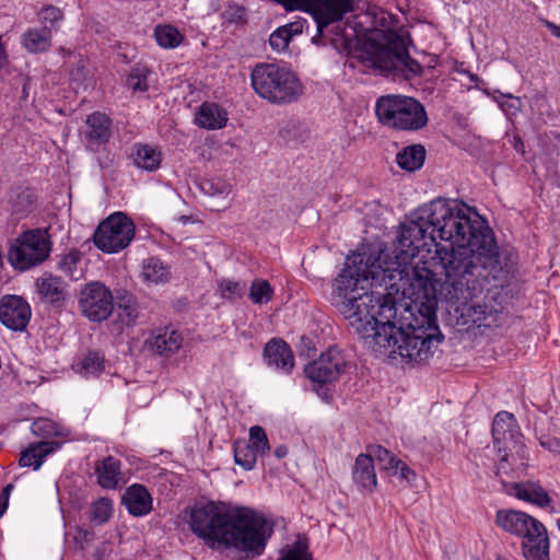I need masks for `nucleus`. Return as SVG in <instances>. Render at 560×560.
Here are the masks:
<instances>
[{
  "mask_svg": "<svg viewBox=\"0 0 560 560\" xmlns=\"http://www.w3.org/2000/svg\"><path fill=\"white\" fill-rule=\"evenodd\" d=\"M397 245L353 253L331 284L332 304L376 355L428 360L443 340L435 311L427 305Z\"/></svg>",
  "mask_w": 560,
  "mask_h": 560,
  "instance_id": "1",
  "label": "nucleus"
},
{
  "mask_svg": "<svg viewBox=\"0 0 560 560\" xmlns=\"http://www.w3.org/2000/svg\"><path fill=\"white\" fill-rule=\"evenodd\" d=\"M396 245L427 305L468 307L474 322L487 318V306L474 300L482 292L480 270H497L500 255L492 230L471 207L442 198L423 205L401 224Z\"/></svg>",
  "mask_w": 560,
  "mask_h": 560,
  "instance_id": "2",
  "label": "nucleus"
},
{
  "mask_svg": "<svg viewBox=\"0 0 560 560\" xmlns=\"http://www.w3.org/2000/svg\"><path fill=\"white\" fill-rule=\"evenodd\" d=\"M396 245L427 305L468 307L474 322L487 318V306L474 300L482 292L480 270H497L500 255L492 230L471 207L442 198L423 205L401 224Z\"/></svg>",
  "mask_w": 560,
  "mask_h": 560,
  "instance_id": "3",
  "label": "nucleus"
},
{
  "mask_svg": "<svg viewBox=\"0 0 560 560\" xmlns=\"http://www.w3.org/2000/svg\"><path fill=\"white\" fill-rule=\"evenodd\" d=\"M190 528L198 537L259 556L272 524L260 513L248 508H231L223 503L196 504L190 512Z\"/></svg>",
  "mask_w": 560,
  "mask_h": 560,
  "instance_id": "4",
  "label": "nucleus"
},
{
  "mask_svg": "<svg viewBox=\"0 0 560 560\" xmlns=\"http://www.w3.org/2000/svg\"><path fill=\"white\" fill-rule=\"evenodd\" d=\"M495 524L522 539V553L526 560H550L548 533L537 518L522 511L499 510Z\"/></svg>",
  "mask_w": 560,
  "mask_h": 560,
  "instance_id": "5",
  "label": "nucleus"
},
{
  "mask_svg": "<svg viewBox=\"0 0 560 560\" xmlns=\"http://www.w3.org/2000/svg\"><path fill=\"white\" fill-rule=\"evenodd\" d=\"M254 91L272 104H290L302 95L303 85L296 74L277 63H258L250 73Z\"/></svg>",
  "mask_w": 560,
  "mask_h": 560,
  "instance_id": "6",
  "label": "nucleus"
},
{
  "mask_svg": "<svg viewBox=\"0 0 560 560\" xmlns=\"http://www.w3.org/2000/svg\"><path fill=\"white\" fill-rule=\"evenodd\" d=\"M375 115L385 127L400 131H418L427 126L424 106L415 97L386 94L375 102Z\"/></svg>",
  "mask_w": 560,
  "mask_h": 560,
  "instance_id": "7",
  "label": "nucleus"
},
{
  "mask_svg": "<svg viewBox=\"0 0 560 560\" xmlns=\"http://www.w3.org/2000/svg\"><path fill=\"white\" fill-rule=\"evenodd\" d=\"M384 44L373 47L371 61L380 70L411 79L422 72L421 65L409 56L406 39L393 31L384 33Z\"/></svg>",
  "mask_w": 560,
  "mask_h": 560,
  "instance_id": "8",
  "label": "nucleus"
},
{
  "mask_svg": "<svg viewBox=\"0 0 560 560\" xmlns=\"http://www.w3.org/2000/svg\"><path fill=\"white\" fill-rule=\"evenodd\" d=\"M51 241L45 230L23 232L8 250V260L20 271L30 270L43 264L50 255Z\"/></svg>",
  "mask_w": 560,
  "mask_h": 560,
  "instance_id": "9",
  "label": "nucleus"
},
{
  "mask_svg": "<svg viewBox=\"0 0 560 560\" xmlns=\"http://www.w3.org/2000/svg\"><path fill=\"white\" fill-rule=\"evenodd\" d=\"M135 233L132 220L124 212H114L98 224L93 234V242L103 253H119L129 246Z\"/></svg>",
  "mask_w": 560,
  "mask_h": 560,
  "instance_id": "10",
  "label": "nucleus"
},
{
  "mask_svg": "<svg viewBox=\"0 0 560 560\" xmlns=\"http://www.w3.org/2000/svg\"><path fill=\"white\" fill-rule=\"evenodd\" d=\"M287 10H302L310 13L317 26L318 35L324 30L342 20V18L355 10L358 0H276Z\"/></svg>",
  "mask_w": 560,
  "mask_h": 560,
  "instance_id": "11",
  "label": "nucleus"
},
{
  "mask_svg": "<svg viewBox=\"0 0 560 560\" xmlns=\"http://www.w3.org/2000/svg\"><path fill=\"white\" fill-rule=\"evenodd\" d=\"M492 436L498 451L504 452L501 460L505 462L514 452L523 456V434L513 413L500 411L492 423Z\"/></svg>",
  "mask_w": 560,
  "mask_h": 560,
  "instance_id": "12",
  "label": "nucleus"
},
{
  "mask_svg": "<svg viewBox=\"0 0 560 560\" xmlns=\"http://www.w3.org/2000/svg\"><path fill=\"white\" fill-rule=\"evenodd\" d=\"M79 307L92 322H103L114 312L112 291L102 282L88 283L80 292Z\"/></svg>",
  "mask_w": 560,
  "mask_h": 560,
  "instance_id": "13",
  "label": "nucleus"
},
{
  "mask_svg": "<svg viewBox=\"0 0 560 560\" xmlns=\"http://www.w3.org/2000/svg\"><path fill=\"white\" fill-rule=\"evenodd\" d=\"M347 362L342 352L331 347L322 353L318 359L308 363L304 372L306 376L315 383H331L343 373Z\"/></svg>",
  "mask_w": 560,
  "mask_h": 560,
  "instance_id": "14",
  "label": "nucleus"
},
{
  "mask_svg": "<svg viewBox=\"0 0 560 560\" xmlns=\"http://www.w3.org/2000/svg\"><path fill=\"white\" fill-rule=\"evenodd\" d=\"M32 316L28 302L20 295H4L0 299V322L13 331L26 329Z\"/></svg>",
  "mask_w": 560,
  "mask_h": 560,
  "instance_id": "15",
  "label": "nucleus"
},
{
  "mask_svg": "<svg viewBox=\"0 0 560 560\" xmlns=\"http://www.w3.org/2000/svg\"><path fill=\"white\" fill-rule=\"evenodd\" d=\"M35 289L39 302L55 308L62 307L70 296L68 282L51 272H44L38 277Z\"/></svg>",
  "mask_w": 560,
  "mask_h": 560,
  "instance_id": "16",
  "label": "nucleus"
},
{
  "mask_svg": "<svg viewBox=\"0 0 560 560\" xmlns=\"http://www.w3.org/2000/svg\"><path fill=\"white\" fill-rule=\"evenodd\" d=\"M84 126L83 141L89 150L97 152L102 145L109 141L113 132V121L106 114L92 113L86 117Z\"/></svg>",
  "mask_w": 560,
  "mask_h": 560,
  "instance_id": "17",
  "label": "nucleus"
},
{
  "mask_svg": "<svg viewBox=\"0 0 560 560\" xmlns=\"http://www.w3.org/2000/svg\"><path fill=\"white\" fill-rule=\"evenodd\" d=\"M264 358L269 368L290 374L294 368V355L290 346L282 339H271L264 348Z\"/></svg>",
  "mask_w": 560,
  "mask_h": 560,
  "instance_id": "18",
  "label": "nucleus"
},
{
  "mask_svg": "<svg viewBox=\"0 0 560 560\" xmlns=\"http://www.w3.org/2000/svg\"><path fill=\"white\" fill-rule=\"evenodd\" d=\"M121 502L128 513L136 517L145 516L153 509L151 493L143 485L139 483L131 485L126 489Z\"/></svg>",
  "mask_w": 560,
  "mask_h": 560,
  "instance_id": "19",
  "label": "nucleus"
},
{
  "mask_svg": "<svg viewBox=\"0 0 560 560\" xmlns=\"http://www.w3.org/2000/svg\"><path fill=\"white\" fill-rule=\"evenodd\" d=\"M184 338L182 334L172 328L159 329L149 340L150 349L163 358H171L182 348Z\"/></svg>",
  "mask_w": 560,
  "mask_h": 560,
  "instance_id": "20",
  "label": "nucleus"
},
{
  "mask_svg": "<svg viewBox=\"0 0 560 560\" xmlns=\"http://www.w3.org/2000/svg\"><path fill=\"white\" fill-rule=\"evenodd\" d=\"M201 191L211 199L210 209L221 211L231 206L229 198L232 192L231 184L220 178L206 179L200 183Z\"/></svg>",
  "mask_w": 560,
  "mask_h": 560,
  "instance_id": "21",
  "label": "nucleus"
},
{
  "mask_svg": "<svg viewBox=\"0 0 560 560\" xmlns=\"http://www.w3.org/2000/svg\"><path fill=\"white\" fill-rule=\"evenodd\" d=\"M353 482L362 490L374 491L377 486L373 456L369 454H360L354 462L352 468Z\"/></svg>",
  "mask_w": 560,
  "mask_h": 560,
  "instance_id": "22",
  "label": "nucleus"
},
{
  "mask_svg": "<svg viewBox=\"0 0 560 560\" xmlns=\"http://www.w3.org/2000/svg\"><path fill=\"white\" fill-rule=\"evenodd\" d=\"M60 445L57 441L32 443L21 453L19 464L22 467H33L34 470H37L43 465L46 456L57 451Z\"/></svg>",
  "mask_w": 560,
  "mask_h": 560,
  "instance_id": "23",
  "label": "nucleus"
},
{
  "mask_svg": "<svg viewBox=\"0 0 560 560\" xmlns=\"http://www.w3.org/2000/svg\"><path fill=\"white\" fill-rule=\"evenodd\" d=\"M97 483L104 489H116L122 481L121 464L113 456H107L95 465Z\"/></svg>",
  "mask_w": 560,
  "mask_h": 560,
  "instance_id": "24",
  "label": "nucleus"
},
{
  "mask_svg": "<svg viewBox=\"0 0 560 560\" xmlns=\"http://www.w3.org/2000/svg\"><path fill=\"white\" fill-rule=\"evenodd\" d=\"M51 44L50 27H28L21 36V45L28 54L46 52Z\"/></svg>",
  "mask_w": 560,
  "mask_h": 560,
  "instance_id": "25",
  "label": "nucleus"
},
{
  "mask_svg": "<svg viewBox=\"0 0 560 560\" xmlns=\"http://www.w3.org/2000/svg\"><path fill=\"white\" fill-rule=\"evenodd\" d=\"M226 121V112L214 103H203L196 115L197 125L210 130L223 128Z\"/></svg>",
  "mask_w": 560,
  "mask_h": 560,
  "instance_id": "26",
  "label": "nucleus"
},
{
  "mask_svg": "<svg viewBox=\"0 0 560 560\" xmlns=\"http://www.w3.org/2000/svg\"><path fill=\"white\" fill-rule=\"evenodd\" d=\"M116 317L120 327L136 325L139 317V304L136 298L127 292L117 295Z\"/></svg>",
  "mask_w": 560,
  "mask_h": 560,
  "instance_id": "27",
  "label": "nucleus"
},
{
  "mask_svg": "<svg viewBox=\"0 0 560 560\" xmlns=\"http://www.w3.org/2000/svg\"><path fill=\"white\" fill-rule=\"evenodd\" d=\"M425 160V150L421 144H412L400 150L396 155L398 166L408 172L419 170Z\"/></svg>",
  "mask_w": 560,
  "mask_h": 560,
  "instance_id": "28",
  "label": "nucleus"
},
{
  "mask_svg": "<svg viewBox=\"0 0 560 560\" xmlns=\"http://www.w3.org/2000/svg\"><path fill=\"white\" fill-rule=\"evenodd\" d=\"M135 164L142 170L153 172L160 167L162 161L161 152L149 144H136L132 154Z\"/></svg>",
  "mask_w": 560,
  "mask_h": 560,
  "instance_id": "29",
  "label": "nucleus"
},
{
  "mask_svg": "<svg viewBox=\"0 0 560 560\" xmlns=\"http://www.w3.org/2000/svg\"><path fill=\"white\" fill-rule=\"evenodd\" d=\"M515 497L520 500L534 503L540 508L550 504L547 491L536 483H516L514 486Z\"/></svg>",
  "mask_w": 560,
  "mask_h": 560,
  "instance_id": "30",
  "label": "nucleus"
},
{
  "mask_svg": "<svg viewBox=\"0 0 560 560\" xmlns=\"http://www.w3.org/2000/svg\"><path fill=\"white\" fill-rule=\"evenodd\" d=\"M142 278L151 283H164L170 280V267L156 257H150L142 264Z\"/></svg>",
  "mask_w": 560,
  "mask_h": 560,
  "instance_id": "31",
  "label": "nucleus"
},
{
  "mask_svg": "<svg viewBox=\"0 0 560 560\" xmlns=\"http://www.w3.org/2000/svg\"><path fill=\"white\" fill-rule=\"evenodd\" d=\"M154 37L159 46L173 49L180 45L184 35L173 25L160 24L154 28Z\"/></svg>",
  "mask_w": 560,
  "mask_h": 560,
  "instance_id": "32",
  "label": "nucleus"
},
{
  "mask_svg": "<svg viewBox=\"0 0 560 560\" xmlns=\"http://www.w3.org/2000/svg\"><path fill=\"white\" fill-rule=\"evenodd\" d=\"M104 369L105 359L96 351H89L77 364V371L85 376H98Z\"/></svg>",
  "mask_w": 560,
  "mask_h": 560,
  "instance_id": "33",
  "label": "nucleus"
},
{
  "mask_svg": "<svg viewBox=\"0 0 560 560\" xmlns=\"http://www.w3.org/2000/svg\"><path fill=\"white\" fill-rule=\"evenodd\" d=\"M81 260V254L77 249H71L68 254L60 257L57 268L72 280L81 278L82 272L78 268Z\"/></svg>",
  "mask_w": 560,
  "mask_h": 560,
  "instance_id": "34",
  "label": "nucleus"
},
{
  "mask_svg": "<svg viewBox=\"0 0 560 560\" xmlns=\"http://www.w3.org/2000/svg\"><path fill=\"white\" fill-rule=\"evenodd\" d=\"M233 451L234 460L237 465L245 470H252L255 467L259 454L253 446H249L246 442H235Z\"/></svg>",
  "mask_w": 560,
  "mask_h": 560,
  "instance_id": "35",
  "label": "nucleus"
},
{
  "mask_svg": "<svg viewBox=\"0 0 560 560\" xmlns=\"http://www.w3.org/2000/svg\"><path fill=\"white\" fill-rule=\"evenodd\" d=\"M248 296L254 304H267L273 298V289L265 279H255L250 287Z\"/></svg>",
  "mask_w": 560,
  "mask_h": 560,
  "instance_id": "36",
  "label": "nucleus"
},
{
  "mask_svg": "<svg viewBox=\"0 0 560 560\" xmlns=\"http://www.w3.org/2000/svg\"><path fill=\"white\" fill-rule=\"evenodd\" d=\"M370 451L373 458L381 465V469L389 475H392L395 468H397V465H399L400 458L381 445L372 446Z\"/></svg>",
  "mask_w": 560,
  "mask_h": 560,
  "instance_id": "37",
  "label": "nucleus"
},
{
  "mask_svg": "<svg viewBox=\"0 0 560 560\" xmlns=\"http://www.w3.org/2000/svg\"><path fill=\"white\" fill-rule=\"evenodd\" d=\"M219 295L224 300L242 299L246 292V283L231 279H222L218 287Z\"/></svg>",
  "mask_w": 560,
  "mask_h": 560,
  "instance_id": "38",
  "label": "nucleus"
},
{
  "mask_svg": "<svg viewBox=\"0 0 560 560\" xmlns=\"http://www.w3.org/2000/svg\"><path fill=\"white\" fill-rule=\"evenodd\" d=\"M113 514V502L109 499L101 498L91 505V521L96 525H103Z\"/></svg>",
  "mask_w": 560,
  "mask_h": 560,
  "instance_id": "39",
  "label": "nucleus"
},
{
  "mask_svg": "<svg viewBox=\"0 0 560 560\" xmlns=\"http://www.w3.org/2000/svg\"><path fill=\"white\" fill-rule=\"evenodd\" d=\"M535 436L539 445L560 460V439L549 432L535 428Z\"/></svg>",
  "mask_w": 560,
  "mask_h": 560,
  "instance_id": "40",
  "label": "nucleus"
},
{
  "mask_svg": "<svg viewBox=\"0 0 560 560\" xmlns=\"http://www.w3.org/2000/svg\"><path fill=\"white\" fill-rule=\"evenodd\" d=\"M249 446H253L255 451L264 455L270 450L269 441L265 430L259 425H254L249 429Z\"/></svg>",
  "mask_w": 560,
  "mask_h": 560,
  "instance_id": "41",
  "label": "nucleus"
},
{
  "mask_svg": "<svg viewBox=\"0 0 560 560\" xmlns=\"http://www.w3.org/2000/svg\"><path fill=\"white\" fill-rule=\"evenodd\" d=\"M39 20L43 24V27H50V32L56 28V23H59L63 20L65 15L61 9L54 5H45L40 9L38 13Z\"/></svg>",
  "mask_w": 560,
  "mask_h": 560,
  "instance_id": "42",
  "label": "nucleus"
},
{
  "mask_svg": "<svg viewBox=\"0 0 560 560\" xmlns=\"http://www.w3.org/2000/svg\"><path fill=\"white\" fill-rule=\"evenodd\" d=\"M149 70L147 68H136L133 69L128 79L127 84L133 92H145L148 90V74Z\"/></svg>",
  "mask_w": 560,
  "mask_h": 560,
  "instance_id": "43",
  "label": "nucleus"
},
{
  "mask_svg": "<svg viewBox=\"0 0 560 560\" xmlns=\"http://www.w3.org/2000/svg\"><path fill=\"white\" fill-rule=\"evenodd\" d=\"M290 40L285 27L280 26L271 33L269 45L273 50L280 52L288 48Z\"/></svg>",
  "mask_w": 560,
  "mask_h": 560,
  "instance_id": "44",
  "label": "nucleus"
},
{
  "mask_svg": "<svg viewBox=\"0 0 560 560\" xmlns=\"http://www.w3.org/2000/svg\"><path fill=\"white\" fill-rule=\"evenodd\" d=\"M278 560H313V558L304 544L296 542L293 547L284 550Z\"/></svg>",
  "mask_w": 560,
  "mask_h": 560,
  "instance_id": "45",
  "label": "nucleus"
},
{
  "mask_svg": "<svg viewBox=\"0 0 560 560\" xmlns=\"http://www.w3.org/2000/svg\"><path fill=\"white\" fill-rule=\"evenodd\" d=\"M501 98L502 100L499 101V106L506 116H514L520 112L522 105L520 97L508 94L501 95Z\"/></svg>",
  "mask_w": 560,
  "mask_h": 560,
  "instance_id": "46",
  "label": "nucleus"
},
{
  "mask_svg": "<svg viewBox=\"0 0 560 560\" xmlns=\"http://www.w3.org/2000/svg\"><path fill=\"white\" fill-rule=\"evenodd\" d=\"M15 211L25 212L28 207L34 202V196L28 189H24L16 194L15 199H11Z\"/></svg>",
  "mask_w": 560,
  "mask_h": 560,
  "instance_id": "47",
  "label": "nucleus"
},
{
  "mask_svg": "<svg viewBox=\"0 0 560 560\" xmlns=\"http://www.w3.org/2000/svg\"><path fill=\"white\" fill-rule=\"evenodd\" d=\"M390 476H397L401 481H405L407 485H411V482L416 479L417 474L400 459L399 465H397V468H395Z\"/></svg>",
  "mask_w": 560,
  "mask_h": 560,
  "instance_id": "48",
  "label": "nucleus"
},
{
  "mask_svg": "<svg viewBox=\"0 0 560 560\" xmlns=\"http://www.w3.org/2000/svg\"><path fill=\"white\" fill-rule=\"evenodd\" d=\"M13 488H14L13 485L9 483L2 489V491L0 493V517L3 516V514L5 513V511L8 509L9 498L11 495Z\"/></svg>",
  "mask_w": 560,
  "mask_h": 560,
  "instance_id": "49",
  "label": "nucleus"
},
{
  "mask_svg": "<svg viewBox=\"0 0 560 560\" xmlns=\"http://www.w3.org/2000/svg\"><path fill=\"white\" fill-rule=\"evenodd\" d=\"M304 23H305L304 21L299 20V21H294V22L288 23L285 25H282L281 27H285L289 38L292 39L293 36L300 35L303 33Z\"/></svg>",
  "mask_w": 560,
  "mask_h": 560,
  "instance_id": "50",
  "label": "nucleus"
},
{
  "mask_svg": "<svg viewBox=\"0 0 560 560\" xmlns=\"http://www.w3.org/2000/svg\"><path fill=\"white\" fill-rule=\"evenodd\" d=\"M2 38L3 36L0 35V70L4 69L9 65L7 45Z\"/></svg>",
  "mask_w": 560,
  "mask_h": 560,
  "instance_id": "51",
  "label": "nucleus"
},
{
  "mask_svg": "<svg viewBox=\"0 0 560 560\" xmlns=\"http://www.w3.org/2000/svg\"><path fill=\"white\" fill-rule=\"evenodd\" d=\"M86 69L84 66H78L75 69L71 70L70 78L74 82H82L86 78Z\"/></svg>",
  "mask_w": 560,
  "mask_h": 560,
  "instance_id": "52",
  "label": "nucleus"
},
{
  "mask_svg": "<svg viewBox=\"0 0 560 560\" xmlns=\"http://www.w3.org/2000/svg\"><path fill=\"white\" fill-rule=\"evenodd\" d=\"M545 25L547 26V28L551 32V34L557 37V38H560V26L552 23V22H549V21H545Z\"/></svg>",
  "mask_w": 560,
  "mask_h": 560,
  "instance_id": "53",
  "label": "nucleus"
},
{
  "mask_svg": "<svg viewBox=\"0 0 560 560\" xmlns=\"http://www.w3.org/2000/svg\"><path fill=\"white\" fill-rule=\"evenodd\" d=\"M287 454H288V448H287V446H284V445H280V446H278V447L275 450V455H276V457H277V458H279V459H280V458L285 457V456H287Z\"/></svg>",
  "mask_w": 560,
  "mask_h": 560,
  "instance_id": "54",
  "label": "nucleus"
},
{
  "mask_svg": "<svg viewBox=\"0 0 560 560\" xmlns=\"http://www.w3.org/2000/svg\"><path fill=\"white\" fill-rule=\"evenodd\" d=\"M501 95H504V94H503V93H501V92H499V91H494V92H493L492 97H493V100H494L498 104H499V101H500V100H502V98H501Z\"/></svg>",
  "mask_w": 560,
  "mask_h": 560,
  "instance_id": "55",
  "label": "nucleus"
},
{
  "mask_svg": "<svg viewBox=\"0 0 560 560\" xmlns=\"http://www.w3.org/2000/svg\"><path fill=\"white\" fill-rule=\"evenodd\" d=\"M37 428H39V429H40L42 427H39V423H37V422H36V423H34V425H33V431H34V432H36Z\"/></svg>",
  "mask_w": 560,
  "mask_h": 560,
  "instance_id": "56",
  "label": "nucleus"
},
{
  "mask_svg": "<svg viewBox=\"0 0 560 560\" xmlns=\"http://www.w3.org/2000/svg\"><path fill=\"white\" fill-rule=\"evenodd\" d=\"M180 220L183 221V223H187L189 219L187 217H182Z\"/></svg>",
  "mask_w": 560,
  "mask_h": 560,
  "instance_id": "57",
  "label": "nucleus"
},
{
  "mask_svg": "<svg viewBox=\"0 0 560 560\" xmlns=\"http://www.w3.org/2000/svg\"><path fill=\"white\" fill-rule=\"evenodd\" d=\"M557 523H558V528H559V530H560V518L558 520V522H557Z\"/></svg>",
  "mask_w": 560,
  "mask_h": 560,
  "instance_id": "58",
  "label": "nucleus"
}]
</instances>
